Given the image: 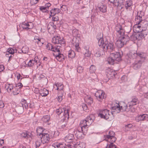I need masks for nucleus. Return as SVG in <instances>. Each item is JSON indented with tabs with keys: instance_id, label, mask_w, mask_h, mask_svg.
I'll list each match as a JSON object with an SVG mask.
<instances>
[{
	"instance_id": "nucleus-1",
	"label": "nucleus",
	"mask_w": 148,
	"mask_h": 148,
	"mask_svg": "<svg viewBox=\"0 0 148 148\" xmlns=\"http://www.w3.org/2000/svg\"><path fill=\"white\" fill-rule=\"evenodd\" d=\"M56 113L58 115L62 114L63 116L62 117L61 122L64 123L62 125V127H64L66 125V122L69 118V110L68 109H66L64 108H59L56 110Z\"/></svg>"
},
{
	"instance_id": "nucleus-2",
	"label": "nucleus",
	"mask_w": 148,
	"mask_h": 148,
	"mask_svg": "<svg viewBox=\"0 0 148 148\" xmlns=\"http://www.w3.org/2000/svg\"><path fill=\"white\" fill-rule=\"evenodd\" d=\"M94 119V116L92 114H90L88 116L86 119L82 120L80 123L81 131L86 132L88 127L93 122Z\"/></svg>"
},
{
	"instance_id": "nucleus-3",
	"label": "nucleus",
	"mask_w": 148,
	"mask_h": 148,
	"mask_svg": "<svg viewBox=\"0 0 148 148\" xmlns=\"http://www.w3.org/2000/svg\"><path fill=\"white\" fill-rule=\"evenodd\" d=\"M45 130L41 127H38L36 130L38 138L40 139L41 142L43 144L48 143L50 140L49 135L47 133H44Z\"/></svg>"
},
{
	"instance_id": "nucleus-4",
	"label": "nucleus",
	"mask_w": 148,
	"mask_h": 148,
	"mask_svg": "<svg viewBox=\"0 0 148 148\" xmlns=\"http://www.w3.org/2000/svg\"><path fill=\"white\" fill-rule=\"evenodd\" d=\"M78 30L77 29H74L72 31V34L74 37L71 42V43L73 46H74L75 49L77 52H79L80 51V48L79 47V36H78Z\"/></svg>"
},
{
	"instance_id": "nucleus-5",
	"label": "nucleus",
	"mask_w": 148,
	"mask_h": 148,
	"mask_svg": "<svg viewBox=\"0 0 148 148\" xmlns=\"http://www.w3.org/2000/svg\"><path fill=\"white\" fill-rule=\"evenodd\" d=\"M112 110L114 112H116L118 113L120 112L121 110H122V111H127V112L130 111L131 112H134L135 111V108H133V109L132 108H129V107H128V105H126L125 103H123V105L120 106L119 103H116V105L114 106H112Z\"/></svg>"
},
{
	"instance_id": "nucleus-6",
	"label": "nucleus",
	"mask_w": 148,
	"mask_h": 148,
	"mask_svg": "<svg viewBox=\"0 0 148 148\" xmlns=\"http://www.w3.org/2000/svg\"><path fill=\"white\" fill-rule=\"evenodd\" d=\"M99 116L108 121L112 120L113 117L112 113L107 109H104L100 111Z\"/></svg>"
},
{
	"instance_id": "nucleus-7",
	"label": "nucleus",
	"mask_w": 148,
	"mask_h": 148,
	"mask_svg": "<svg viewBox=\"0 0 148 148\" xmlns=\"http://www.w3.org/2000/svg\"><path fill=\"white\" fill-rule=\"evenodd\" d=\"M97 99L99 101H101L103 99L106 97V95L104 92L101 90H98L95 94Z\"/></svg>"
},
{
	"instance_id": "nucleus-8",
	"label": "nucleus",
	"mask_w": 148,
	"mask_h": 148,
	"mask_svg": "<svg viewBox=\"0 0 148 148\" xmlns=\"http://www.w3.org/2000/svg\"><path fill=\"white\" fill-rule=\"evenodd\" d=\"M111 3L117 7L118 8L122 9L124 5L125 0H108Z\"/></svg>"
},
{
	"instance_id": "nucleus-9",
	"label": "nucleus",
	"mask_w": 148,
	"mask_h": 148,
	"mask_svg": "<svg viewBox=\"0 0 148 148\" xmlns=\"http://www.w3.org/2000/svg\"><path fill=\"white\" fill-rule=\"evenodd\" d=\"M115 46L112 42H107L106 44V46L104 47L103 49L104 51L107 52L108 51L111 52L115 51Z\"/></svg>"
},
{
	"instance_id": "nucleus-10",
	"label": "nucleus",
	"mask_w": 148,
	"mask_h": 148,
	"mask_svg": "<svg viewBox=\"0 0 148 148\" xmlns=\"http://www.w3.org/2000/svg\"><path fill=\"white\" fill-rule=\"evenodd\" d=\"M122 55V52L121 53L120 52H115L110 54V56H112V58L117 61H119L121 60Z\"/></svg>"
},
{
	"instance_id": "nucleus-11",
	"label": "nucleus",
	"mask_w": 148,
	"mask_h": 148,
	"mask_svg": "<svg viewBox=\"0 0 148 148\" xmlns=\"http://www.w3.org/2000/svg\"><path fill=\"white\" fill-rule=\"evenodd\" d=\"M53 43L55 44H60L61 45L64 43L63 38H62L60 36H55L52 39V40Z\"/></svg>"
},
{
	"instance_id": "nucleus-12",
	"label": "nucleus",
	"mask_w": 148,
	"mask_h": 148,
	"mask_svg": "<svg viewBox=\"0 0 148 148\" xmlns=\"http://www.w3.org/2000/svg\"><path fill=\"white\" fill-rule=\"evenodd\" d=\"M116 74L115 71L112 69L109 68L106 70V74L109 79L113 78Z\"/></svg>"
},
{
	"instance_id": "nucleus-13",
	"label": "nucleus",
	"mask_w": 148,
	"mask_h": 148,
	"mask_svg": "<svg viewBox=\"0 0 148 148\" xmlns=\"http://www.w3.org/2000/svg\"><path fill=\"white\" fill-rule=\"evenodd\" d=\"M138 103L139 101L138 98L136 97H132V100L128 103L127 105H129V108L133 109V108H134L133 106L136 105Z\"/></svg>"
},
{
	"instance_id": "nucleus-14",
	"label": "nucleus",
	"mask_w": 148,
	"mask_h": 148,
	"mask_svg": "<svg viewBox=\"0 0 148 148\" xmlns=\"http://www.w3.org/2000/svg\"><path fill=\"white\" fill-rule=\"evenodd\" d=\"M144 12L142 11H138L137 13V18H136V21L138 25H142L141 23L142 21V17L144 16Z\"/></svg>"
},
{
	"instance_id": "nucleus-15",
	"label": "nucleus",
	"mask_w": 148,
	"mask_h": 148,
	"mask_svg": "<svg viewBox=\"0 0 148 148\" xmlns=\"http://www.w3.org/2000/svg\"><path fill=\"white\" fill-rule=\"evenodd\" d=\"M60 46H57L56 47H53L52 44H51L49 43L47 46V49L49 50H51L55 52H60V50L59 48Z\"/></svg>"
},
{
	"instance_id": "nucleus-16",
	"label": "nucleus",
	"mask_w": 148,
	"mask_h": 148,
	"mask_svg": "<svg viewBox=\"0 0 148 148\" xmlns=\"http://www.w3.org/2000/svg\"><path fill=\"white\" fill-rule=\"evenodd\" d=\"M116 30L117 32V34L121 36H123L124 34L125 31L122 28L121 25H117L115 27Z\"/></svg>"
},
{
	"instance_id": "nucleus-17",
	"label": "nucleus",
	"mask_w": 148,
	"mask_h": 148,
	"mask_svg": "<svg viewBox=\"0 0 148 148\" xmlns=\"http://www.w3.org/2000/svg\"><path fill=\"white\" fill-rule=\"evenodd\" d=\"M148 119V115L146 114H143L138 115L136 118L137 121L147 120Z\"/></svg>"
},
{
	"instance_id": "nucleus-18",
	"label": "nucleus",
	"mask_w": 148,
	"mask_h": 148,
	"mask_svg": "<svg viewBox=\"0 0 148 148\" xmlns=\"http://www.w3.org/2000/svg\"><path fill=\"white\" fill-rule=\"evenodd\" d=\"M143 61L142 60H139L138 61H135L133 64V67L135 69H137L140 68L142 65Z\"/></svg>"
},
{
	"instance_id": "nucleus-19",
	"label": "nucleus",
	"mask_w": 148,
	"mask_h": 148,
	"mask_svg": "<svg viewBox=\"0 0 148 148\" xmlns=\"http://www.w3.org/2000/svg\"><path fill=\"white\" fill-rule=\"evenodd\" d=\"M79 130H76L75 132V136L77 138L81 139L84 137V134L85 132Z\"/></svg>"
},
{
	"instance_id": "nucleus-20",
	"label": "nucleus",
	"mask_w": 148,
	"mask_h": 148,
	"mask_svg": "<svg viewBox=\"0 0 148 148\" xmlns=\"http://www.w3.org/2000/svg\"><path fill=\"white\" fill-rule=\"evenodd\" d=\"M98 40V44L99 45L103 48V49L104 48L105 46H106V44L108 42L107 41H106L104 42L102 38H100L99 39L97 38Z\"/></svg>"
},
{
	"instance_id": "nucleus-21",
	"label": "nucleus",
	"mask_w": 148,
	"mask_h": 148,
	"mask_svg": "<svg viewBox=\"0 0 148 148\" xmlns=\"http://www.w3.org/2000/svg\"><path fill=\"white\" fill-rule=\"evenodd\" d=\"M23 110L24 106L23 104L17 106L15 109L16 112L18 114H22L23 112Z\"/></svg>"
},
{
	"instance_id": "nucleus-22",
	"label": "nucleus",
	"mask_w": 148,
	"mask_h": 148,
	"mask_svg": "<svg viewBox=\"0 0 148 148\" xmlns=\"http://www.w3.org/2000/svg\"><path fill=\"white\" fill-rule=\"evenodd\" d=\"M121 36V38H120V39L122 40L124 45H125L127 42L129 41L130 39L129 36L127 35H125L124 34L123 36Z\"/></svg>"
},
{
	"instance_id": "nucleus-23",
	"label": "nucleus",
	"mask_w": 148,
	"mask_h": 148,
	"mask_svg": "<svg viewBox=\"0 0 148 148\" xmlns=\"http://www.w3.org/2000/svg\"><path fill=\"white\" fill-rule=\"evenodd\" d=\"M143 94V95L145 98H148V88L146 87H143L141 88Z\"/></svg>"
},
{
	"instance_id": "nucleus-24",
	"label": "nucleus",
	"mask_w": 148,
	"mask_h": 148,
	"mask_svg": "<svg viewBox=\"0 0 148 148\" xmlns=\"http://www.w3.org/2000/svg\"><path fill=\"white\" fill-rule=\"evenodd\" d=\"M53 55L55 56L58 61L60 62L64 60L63 55L62 54L59 53L58 55L55 54L53 53Z\"/></svg>"
},
{
	"instance_id": "nucleus-25",
	"label": "nucleus",
	"mask_w": 148,
	"mask_h": 148,
	"mask_svg": "<svg viewBox=\"0 0 148 148\" xmlns=\"http://www.w3.org/2000/svg\"><path fill=\"white\" fill-rule=\"evenodd\" d=\"M39 93L42 97H46L49 94V91L44 88L39 91Z\"/></svg>"
},
{
	"instance_id": "nucleus-26",
	"label": "nucleus",
	"mask_w": 148,
	"mask_h": 148,
	"mask_svg": "<svg viewBox=\"0 0 148 148\" xmlns=\"http://www.w3.org/2000/svg\"><path fill=\"white\" fill-rule=\"evenodd\" d=\"M60 11V9L58 8H54L50 11V13L53 14V16H54L56 14L59 13Z\"/></svg>"
},
{
	"instance_id": "nucleus-27",
	"label": "nucleus",
	"mask_w": 148,
	"mask_h": 148,
	"mask_svg": "<svg viewBox=\"0 0 148 148\" xmlns=\"http://www.w3.org/2000/svg\"><path fill=\"white\" fill-rule=\"evenodd\" d=\"M115 133L114 132L112 131H110L109 132L108 134V135H106L105 136L106 138L105 139L107 141L108 140L106 139V138L108 139H110V138L111 137H113V136H114Z\"/></svg>"
},
{
	"instance_id": "nucleus-28",
	"label": "nucleus",
	"mask_w": 148,
	"mask_h": 148,
	"mask_svg": "<svg viewBox=\"0 0 148 148\" xmlns=\"http://www.w3.org/2000/svg\"><path fill=\"white\" fill-rule=\"evenodd\" d=\"M115 44L116 46L119 48L122 47L124 45L120 39L116 41Z\"/></svg>"
},
{
	"instance_id": "nucleus-29",
	"label": "nucleus",
	"mask_w": 148,
	"mask_h": 148,
	"mask_svg": "<svg viewBox=\"0 0 148 148\" xmlns=\"http://www.w3.org/2000/svg\"><path fill=\"white\" fill-rule=\"evenodd\" d=\"M50 117L49 116V115H45V116H44L42 118V121L44 122L45 123H48L47 124L49 125V124L48 123L49 121L50 120Z\"/></svg>"
},
{
	"instance_id": "nucleus-30",
	"label": "nucleus",
	"mask_w": 148,
	"mask_h": 148,
	"mask_svg": "<svg viewBox=\"0 0 148 148\" xmlns=\"http://www.w3.org/2000/svg\"><path fill=\"white\" fill-rule=\"evenodd\" d=\"M137 52L132 51L130 53L129 57L130 58L134 59L136 58L137 57Z\"/></svg>"
},
{
	"instance_id": "nucleus-31",
	"label": "nucleus",
	"mask_w": 148,
	"mask_h": 148,
	"mask_svg": "<svg viewBox=\"0 0 148 148\" xmlns=\"http://www.w3.org/2000/svg\"><path fill=\"white\" fill-rule=\"evenodd\" d=\"M132 4V1L131 0H128L125 2V6L126 9L131 6Z\"/></svg>"
},
{
	"instance_id": "nucleus-32",
	"label": "nucleus",
	"mask_w": 148,
	"mask_h": 148,
	"mask_svg": "<svg viewBox=\"0 0 148 148\" xmlns=\"http://www.w3.org/2000/svg\"><path fill=\"white\" fill-rule=\"evenodd\" d=\"M14 53V50L12 48H9L8 49L7 51L6 52V56L8 57L9 54L13 55Z\"/></svg>"
},
{
	"instance_id": "nucleus-33",
	"label": "nucleus",
	"mask_w": 148,
	"mask_h": 148,
	"mask_svg": "<svg viewBox=\"0 0 148 148\" xmlns=\"http://www.w3.org/2000/svg\"><path fill=\"white\" fill-rule=\"evenodd\" d=\"M21 135L22 137L27 139L30 137L31 134L30 133L29 134L27 132H23L21 134Z\"/></svg>"
},
{
	"instance_id": "nucleus-34",
	"label": "nucleus",
	"mask_w": 148,
	"mask_h": 148,
	"mask_svg": "<svg viewBox=\"0 0 148 148\" xmlns=\"http://www.w3.org/2000/svg\"><path fill=\"white\" fill-rule=\"evenodd\" d=\"M55 85L57 87V90H61L63 89L64 86L62 84L58 83L56 84Z\"/></svg>"
},
{
	"instance_id": "nucleus-35",
	"label": "nucleus",
	"mask_w": 148,
	"mask_h": 148,
	"mask_svg": "<svg viewBox=\"0 0 148 148\" xmlns=\"http://www.w3.org/2000/svg\"><path fill=\"white\" fill-rule=\"evenodd\" d=\"M75 55V52L72 50H70L69 52L68 57L69 58H74Z\"/></svg>"
},
{
	"instance_id": "nucleus-36",
	"label": "nucleus",
	"mask_w": 148,
	"mask_h": 148,
	"mask_svg": "<svg viewBox=\"0 0 148 148\" xmlns=\"http://www.w3.org/2000/svg\"><path fill=\"white\" fill-rule=\"evenodd\" d=\"M100 11L102 12H105L106 11V7L104 5H102L99 7Z\"/></svg>"
},
{
	"instance_id": "nucleus-37",
	"label": "nucleus",
	"mask_w": 148,
	"mask_h": 148,
	"mask_svg": "<svg viewBox=\"0 0 148 148\" xmlns=\"http://www.w3.org/2000/svg\"><path fill=\"white\" fill-rule=\"evenodd\" d=\"M20 89L15 87L14 89V90L12 92V94L14 95H16L18 94L20 92Z\"/></svg>"
},
{
	"instance_id": "nucleus-38",
	"label": "nucleus",
	"mask_w": 148,
	"mask_h": 148,
	"mask_svg": "<svg viewBox=\"0 0 148 148\" xmlns=\"http://www.w3.org/2000/svg\"><path fill=\"white\" fill-rule=\"evenodd\" d=\"M22 101L23 103L22 104H23L24 108L25 107L26 109H27L28 107V103L27 102L26 100L24 99H22Z\"/></svg>"
},
{
	"instance_id": "nucleus-39",
	"label": "nucleus",
	"mask_w": 148,
	"mask_h": 148,
	"mask_svg": "<svg viewBox=\"0 0 148 148\" xmlns=\"http://www.w3.org/2000/svg\"><path fill=\"white\" fill-rule=\"evenodd\" d=\"M85 101L89 105H90L91 103H92V99L90 97H88L85 100Z\"/></svg>"
},
{
	"instance_id": "nucleus-40",
	"label": "nucleus",
	"mask_w": 148,
	"mask_h": 148,
	"mask_svg": "<svg viewBox=\"0 0 148 148\" xmlns=\"http://www.w3.org/2000/svg\"><path fill=\"white\" fill-rule=\"evenodd\" d=\"M89 47L86 48V51L85 52V56L89 57L91 54V52L89 51Z\"/></svg>"
},
{
	"instance_id": "nucleus-41",
	"label": "nucleus",
	"mask_w": 148,
	"mask_h": 148,
	"mask_svg": "<svg viewBox=\"0 0 148 148\" xmlns=\"http://www.w3.org/2000/svg\"><path fill=\"white\" fill-rule=\"evenodd\" d=\"M96 69L95 66L94 65H92L90 68L89 71L90 73H94Z\"/></svg>"
},
{
	"instance_id": "nucleus-42",
	"label": "nucleus",
	"mask_w": 148,
	"mask_h": 148,
	"mask_svg": "<svg viewBox=\"0 0 148 148\" xmlns=\"http://www.w3.org/2000/svg\"><path fill=\"white\" fill-rule=\"evenodd\" d=\"M137 57L138 56L141 59H144L145 58V54L142 52H137Z\"/></svg>"
},
{
	"instance_id": "nucleus-43",
	"label": "nucleus",
	"mask_w": 148,
	"mask_h": 148,
	"mask_svg": "<svg viewBox=\"0 0 148 148\" xmlns=\"http://www.w3.org/2000/svg\"><path fill=\"white\" fill-rule=\"evenodd\" d=\"M6 89L7 91L9 92H11L12 89H13V86L12 84H9V86L8 87L6 86Z\"/></svg>"
},
{
	"instance_id": "nucleus-44",
	"label": "nucleus",
	"mask_w": 148,
	"mask_h": 148,
	"mask_svg": "<svg viewBox=\"0 0 148 148\" xmlns=\"http://www.w3.org/2000/svg\"><path fill=\"white\" fill-rule=\"evenodd\" d=\"M43 40L42 39H37V41H35L34 42H37V44L39 46H41L43 44Z\"/></svg>"
},
{
	"instance_id": "nucleus-45",
	"label": "nucleus",
	"mask_w": 148,
	"mask_h": 148,
	"mask_svg": "<svg viewBox=\"0 0 148 148\" xmlns=\"http://www.w3.org/2000/svg\"><path fill=\"white\" fill-rule=\"evenodd\" d=\"M39 139H38L35 143V145L36 146V148H38V147H39L40 144L41 143H42L41 142V140L40 138H39Z\"/></svg>"
},
{
	"instance_id": "nucleus-46",
	"label": "nucleus",
	"mask_w": 148,
	"mask_h": 148,
	"mask_svg": "<svg viewBox=\"0 0 148 148\" xmlns=\"http://www.w3.org/2000/svg\"><path fill=\"white\" fill-rule=\"evenodd\" d=\"M35 62V60H30L28 62L27 65L28 66H33L34 64V62Z\"/></svg>"
},
{
	"instance_id": "nucleus-47",
	"label": "nucleus",
	"mask_w": 148,
	"mask_h": 148,
	"mask_svg": "<svg viewBox=\"0 0 148 148\" xmlns=\"http://www.w3.org/2000/svg\"><path fill=\"white\" fill-rule=\"evenodd\" d=\"M46 9L47 8L46 7L43 6H41L40 8V10L43 12H48V11Z\"/></svg>"
},
{
	"instance_id": "nucleus-48",
	"label": "nucleus",
	"mask_w": 148,
	"mask_h": 148,
	"mask_svg": "<svg viewBox=\"0 0 148 148\" xmlns=\"http://www.w3.org/2000/svg\"><path fill=\"white\" fill-rule=\"evenodd\" d=\"M115 60L112 58V56H110V57L108 59V63L110 64H113Z\"/></svg>"
},
{
	"instance_id": "nucleus-49",
	"label": "nucleus",
	"mask_w": 148,
	"mask_h": 148,
	"mask_svg": "<svg viewBox=\"0 0 148 148\" xmlns=\"http://www.w3.org/2000/svg\"><path fill=\"white\" fill-rule=\"evenodd\" d=\"M130 39L132 41L137 40L135 34H133L131 36L130 35Z\"/></svg>"
},
{
	"instance_id": "nucleus-50",
	"label": "nucleus",
	"mask_w": 148,
	"mask_h": 148,
	"mask_svg": "<svg viewBox=\"0 0 148 148\" xmlns=\"http://www.w3.org/2000/svg\"><path fill=\"white\" fill-rule=\"evenodd\" d=\"M102 51H98L95 54V56L96 57H99L101 55V53H103Z\"/></svg>"
},
{
	"instance_id": "nucleus-51",
	"label": "nucleus",
	"mask_w": 148,
	"mask_h": 148,
	"mask_svg": "<svg viewBox=\"0 0 148 148\" xmlns=\"http://www.w3.org/2000/svg\"><path fill=\"white\" fill-rule=\"evenodd\" d=\"M83 68L82 66H79L77 68V71L79 73H81L83 72Z\"/></svg>"
},
{
	"instance_id": "nucleus-52",
	"label": "nucleus",
	"mask_w": 148,
	"mask_h": 148,
	"mask_svg": "<svg viewBox=\"0 0 148 148\" xmlns=\"http://www.w3.org/2000/svg\"><path fill=\"white\" fill-rule=\"evenodd\" d=\"M67 139L69 140H73L74 139V136L73 134H70L67 136Z\"/></svg>"
},
{
	"instance_id": "nucleus-53",
	"label": "nucleus",
	"mask_w": 148,
	"mask_h": 148,
	"mask_svg": "<svg viewBox=\"0 0 148 148\" xmlns=\"http://www.w3.org/2000/svg\"><path fill=\"white\" fill-rule=\"evenodd\" d=\"M135 34L137 40H140L141 39L139 32L136 33Z\"/></svg>"
},
{
	"instance_id": "nucleus-54",
	"label": "nucleus",
	"mask_w": 148,
	"mask_h": 148,
	"mask_svg": "<svg viewBox=\"0 0 148 148\" xmlns=\"http://www.w3.org/2000/svg\"><path fill=\"white\" fill-rule=\"evenodd\" d=\"M132 124H128L125 125V128L127 130H130L132 127Z\"/></svg>"
},
{
	"instance_id": "nucleus-55",
	"label": "nucleus",
	"mask_w": 148,
	"mask_h": 148,
	"mask_svg": "<svg viewBox=\"0 0 148 148\" xmlns=\"http://www.w3.org/2000/svg\"><path fill=\"white\" fill-rule=\"evenodd\" d=\"M23 86V85L21 83H19L18 84H16V87L20 89L21 88V87Z\"/></svg>"
},
{
	"instance_id": "nucleus-56",
	"label": "nucleus",
	"mask_w": 148,
	"mask_h": 148,
	"mask_svg": "<svg viewBox=\"0 0 148 148\" xmlns=\"http://www.w3.org/2000/svg\"><path fill=\"white\" fill-rule=\"evenodd\" d=\"M51 27L52 28L54 29H56V26L54 24V23L53 22H51L50 23Z\"/></svg>"
},
{
	"instance_id": "nucleus-57",
	"label": "nucleus",
	"mask_w": 148,
	"mask_h": 148,
	"mask_svg": "<svg viewBox=\"0 0 148 148\" xmlns=\"http://www.w3.org/2000/svg\"><path fill=\"white\" fill-rule=\"evenodd\" d=\"M59 143H53L52 145V146L55 148H59Z\"/></svg>"
},
{
	"instance_id": "nucleus-58",
	"label": "nucleus",
	"mask_w": 148,
	"mask_h": 148,
	"mask_svg": "<svg viewBox=\"0 0 148 148\" xmlns=\"http://www.w3.org/2000/svg\"><path fill=\"white\" fill-rule=\"evenodd\" d=\"M61 10L63 11H65L67 7L66 6L63 5L61 6L60 7Z\"/></svg>"
},
{
	"instance_id": "nucleus-59",
	"label": "nucleus",
	"mask_w": 148,
	"mask_h": 148,
	"mask_svg": "<svg viewBox=\"0 0 148 148\" xmlns=\"http://www.w3.org/2000/svg\"><path fill=\"white\" fill-rule=\"evenodd\" d=\"M82 144H75L74 146V147L75 148H83L81 147V145Z\"/></svg>"
},
{
	"instance_id": "nucleus-60",
	"label": "nucleus",
	"mask_w": 148,
	"mask_h": 148,
	"mask_svg": "<svg viewBox=\"0 0 148 148\" xmlns=\"http://www.w3.org/2000/svg\"><path fill=\"white\" fill-rule=\"evenodd\" d=\"M58 20V17H53L52 18V21H57Z\"/></svg>"
},
{
	"instance_id": "nucleus-61",
	"label": "nucleus",
	"mask_w": 148,
	"mask_h": 148,
	"mask_svg": "<svg viewBox=\"0 0 148 148\" xmlns=\"http://www.w3.org/2000/svg\"><path fill=\"white\" fill-rule=\"evenodd\" d=\"M83 109L84 110H87L88 108L87 105L86 104H83L82 105Z\"/></svg>"
},
{
	"instance_id": "nucleus-62",
	"label": "nucleus",
	"mask_w": 148,
	"mask_h": 148,
	"mask_svg": "<svg viewBox=\"0 0 148 148\" xmlns=\"http://www.w3.org/2000/svg\"><path fill=\"white\" fill-rule=\"evenodd\" d=\"M20 26H21L23 29H31V28L29 27H26V26H25L24 25H21Z\"/></svg>"
},
{
	"instance_id": "nucleus-63",
	"label": "nucleus",
	"mask_w": 148,
	"mask_h": 148,
	"mask_svg": "<svg viewBox=\"0 0 148 148\" xmlns=\"http://www.w3.org/2000/svg\"><path fill=\"white\" fill-rule=\"evenodd\" d=\"M62 96H58V98H57L58 101L59 102L61 101L62 99Z\"/></svg>"
},
{
	"instance_id": "nucleus-64",
	"label": "nucleus",
	"mask_w": 148,
	"mask_h": 148,
	"mask_svg": "<svg viewBox=\"0 0 148 148\" xmlns=\"http://www.w3.org/2000/svg\"><path fill=\"white\" fill-rule=\"evenodd\" d=\"M140 34V37H141V39L145 37V35L143 32H139Z\"/></svg>"
}]
</instances>
